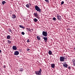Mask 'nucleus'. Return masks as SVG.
I'll return each instance as SVG.
<instances>
[{
    "label": "nucleus",
    "mask_w": 75,
    "mask_h": 75,
    "mask_svg": "<svg viewBox=\"0 0 75 75\" xmlns=\"http://www.w3.org/2000/svg\"><path fill=\"white\" fill-rule=\"evenodd\" d=\"M35 10L38 11L39 13H41V8L38 7V6H35Z\"/></svg>",
    "instance_id": "f257e3e1"
},
{
    "label": "nucleus",
    "mask_w": 75,
    "mask_h": 75,
    "mask_svg": "<svg viewBox=\"0 0 75 75\" xmlns=\"http://www.w3.org/2000/svg\"><path fill=\"white\" fill-rule=\"evenodd\" d=\"M42 72V70H41V69L40 68L39 71H35V73L37 75H41Z\"/></svg>",
    "instance_id": "f03ea898"
},
{
    "label": "nucleus",
    "mask_w": 75,
    "mask_h": 75,
    "mask_svg": "<svg viewBox=\"0 0 75 75\" xmlns=\"http://www.w3.org/2000/svg\"><path fill=\"white\" fill-rule=\"evenodd\" d=\"M33 15L35 17L37 18H38L39 20L40 19V16L38 15V14L37 12L34 13Z\"/></svg>",
    "instance_id": "7ed1b4c3"
},
{
    "label": "nucleus",
    "mask_w": 75,
    "mask_h": 75,
    "mask_svg": "<svg viewBox=\"0 0 75 75\" xmlns=\"http://www.w3.org/2000/svg\"><path fill=\"white\" fill-rule=\"evenodd\" d=\"M65 58L64 57L61 56L60 57V61L61 62H64L65 61Z\"/></svg>",
    "instance_id": "20e7f679"
},
{
    "label": "nucleus",
    "mask_w": 75,
    "mask_h": 75,
    "mask_svg": "<svg viewBox=\"0 0 75 75\" xmlns=\"http://www.w3.org/2000/svg\"><path fill=\"white\" fill-rule=\"evenodd\" d=\"M42 34L43 35H44L45 37H47V33L44 31H43Z\"/></svg>",
    "instance_id": "39448f33"
},
{
    "label": "nucleus",
    "mask_w": 75,
    "mask_h": 75,
    "mask_svg": "<svg viewBox=\"0 0 75 75\" xmlns=\"http://www.w3.org/2000/svg\"><path fill=\"white\" fill-rule=\"evenodd\" d=\"M57 18L58 20H59V21H61V16L58 14L57 15Z\"/></svg>",
    "instance_id": "423d86ee"
},
{
    "label": "nucleus",
    "mask_w": 75,
    "mask_h": 75,
    "mask_svg": "<svg viewBox=\"0 0 75 75\" xmlns=\"http://www.w3.org/2000/svg\"><path fill=\"white\" fill-rule=\"evenodd\" d=\"M43 38L45 42H47V40H48V38H47V37H43Z\"/></svg>",
    "instance_id": "0eeeda50"
},
{
    "label": "nucleus",
    "mask_w": 75,
    "mask_h": 75,
    "mask_svg": "<svg viewBox=\"0 0 75 75\" xmlns=\"http://www.w3.org/2000/svg\"><path fill=\"white\" fill-rule=\"evenodd\" d=\"M19 54V52L18 51H15L14 53V55H18Z\"/></svg>",
    "instance_id": "6e6552de"
},
{
    "label": "nucleus",
    "mask_w": 75,
    "mask_h": 75,
    "mask_svg": "<svg viewBox=\"0 0 75 75\" xmlns=\"http://www.w3.org/2000/svg\"><path fill=\"white\" fill-rule=\"evenodd\" d=\"M11 17L12 18H13V19H14V18H16L17 17L15 14H13L11 16Z\"/></svg>",
    "instance_id": "1a4fd4ad"
},
{
    "label": "nucleus",
    "mask_w": 75,
    "mask_h": 75,
    "mask_svg": "<svg viewBox=\"0 0 75 75\" xmlns=\"http://www.w3.org/2000/svg\"><path fill=\"white\" fill-rule=\"evenodd\" d=\"M51 66L52 68H54L55 67V64H51Z\"/></svg>",
    "instance_id": "9d476101"
},
{
    "label": "nucleus",
    "mask_w": 75,
    "mask_h": 75,
    "mask_svg": "<svg viewBox=\"0 0 75 75\" xmlns=\"http://www.w3.org/2000/svg\"><path fill=\"white\" fill-rule=\"evenodd\" d=\"M12 49L13 50H17V47L16 46H13L12 47Z\"/></svg>",
    "instance_id": "9b49d317"
},
{
    "label": "nucleus",
    "mask_w": 75,
    "mask_h": 75,
    "mask_svg": "<svg viewBox=\"0 0 75 75\" xmlns=\"http://www.w3.org/2000/svg\"><path fill=\"white\" fill-rule=\"evenodd\" d=\"M65 64H63V67H65V68H68V64H66V63H65Z\"/></svg>",
    "instance_id": "f8f14e48"
},
{
    "label": "nucleus",
    "mask_w": 75,
    "mask_h": 75,
    "mask_svg": "<svg viewBox=\"0 0 75 75\" xmlns=\"http://www.w3.org/2000/svg\"><path fill=\"white\" fill-rule=\"evenodd\" d=\"M26 29L27 30V31L28 32V31H29V32H31V29L30 28H26Z\"/></svg>",
    "instance_id": "ddd939ff"
},
{
    "label": "nucleus",
    "mask_w": 75,
    "mask_h": 75,
    "mask_svg": "<svg viewBox=\"0 0 75 75\" xmlns=\"http://www.w3.org/2000/svg\"><path fill=\"white\" fill-rule=\"evenodd\" d=\"M33 21L34 22H37L38 21V20L36 18H34V19H33Z\"/></svg>",
    "instance_id": "4468645a"
},
{
    "label": "nucleus",
    "mask_w": 75,
    "mask_h": 75,
    "mask_svg": "<svg viewBox=\"0 0 75 75\" xmlns=\"http://www.w3.org/2000/svg\"><path fill=\"white\" fill-rule=\"evenodd\" d=\"M48 53L49 55H52V51H51V50L49 51L48 52Z\"/></svg>",
    "instance_id": "2eb2a0df"
},
{
    "label": "nucleus",
    "mask_w": 75,
    "mask_h": 75,
    "mask_svg": "<svg viewBox=\"0 0 75 75\" xmlns=\"http://www.w3.org/2000/svg\"><path fill=\"white\" fill-rule=\"evenodd\" d=\"M37 38L38 40H41V38L40 36H37Z\"/></svg>",
    "instance_id": "dca6fc26"
},
{
    "label": "nucleus",
    "mask_w": 75,
    "mask_h": 75,
    "mask_svg": "<svg viewBox=\"0 0 75 75\" xmlns=\"http://www.w3.org/2000/svg\"><path fill=\"white\" fill-rule=\"evenodd\" d=\"M19 27H20V28H21L23 29H24V28H25V27H23V26H22V25H20Z\"/></svg>",
    "instance_id": "f3484780"
},
{
    "label": "nucleus",
    "mask_w": 75,
    "mask_h": 75,
    "mask_svg": "<svg viewBox=\"0 0 75 75\" xmlns=\"http://www.w3.org/2000/svg\"><path fill=\"white\" fill-rule=\"evenodd\" d=\"M7 39H10V35H8L7 37Z\"/></svg>",
    "instance_id": "a211bd4d"
},
{
    "label": "nucleus",
    "mask_w": 75,
    "mask_h": 75,
    "mask_svg": "<svg viewBox=\"0 0 75 75\" xmlns=\"http://www.w3.org/2000/svg\"><path fill=\"white\" fill-rule=\"evenodd\" d=\"M45 1L47 3H50L49 2V0H45Z\"/></svg>",
    "instance_id": "6ab92c4d"
},
{
    "label": "nucleus",
    "mask_w": 75,
    "mask_h": 75,
    "mask_svg": "<svg viewBox=\"0 0 75 75\" xmlns=\"http://www.w3.org/2000/svg\"><path fill=\"white\" fill-rule=\"evenodd\" d=\"M26 6L28 8H29V7H30V5H28V4H26Z\"/></svg>",
    "instance_id": "aec40b11"
},
{
    "label": "nucleus",
    "mask_w": 75,
    "mask_h": 75,
    "mask_svg": "<svg viewBox=\"0 0 75 75\" xmlns=\"http://www.w3.org/2000/svg\"><path fill=\"white\" fill-rule=\"evenodd\" d=\"M6 3V1H3L2 2V4L3 5H4V4L5 3Z\"/></svg>",
    "instance_id": "412c9836"
},
{
    "label": "nucleus",
    "mask_w": 75,
    "mask_h": 75,
    "mask_svg": "<svg viewBox=\"0 0 75 75\" xmlns=\"http://www.w3.org/2000/svg\"><path fill=\"white\" fill-rule=\"evenodd\" d=\"M8 31H9V32H10V33L11 32V34H12V33H13V32H11V29H9Z\"/></svg>",
    "instance_id": "4be33fe9"
},
{
    "label": "nucleus",
    "mask_w": 75,
    "mask_h": 75,
    "mask_svg": "<svg viewBox=\"0 0 75 75\" xmlns=\"http://www.w3.org/2000/svg\"><path fill=\"white\" fill-rule=\"evenodd\" d=\"M23 68H21V69H20V71H21V72L23 71Z\"/></svg>",
    "instance_id": "5701e85b"
},
{
    "label": "nucleus",
    "mask_w": 75,
    "mask_h": 75,
    "mask_svg": "<svg viewBox=\"0 0 75 75\" xmlns=\"http://www.w3.org/2000/svg\"><path fill=\"white\" fill-rule=\"evenodd\" d=\"M7 41L8 42V44H11V41H10L9 40H8Z\"/></svg>",
    "instance_id": "b1692460"
},
{
    "label": "nucleus",
    "mask_w": 75,
    "mask_h": 75,
    "mask_svg": "<svg viewBox=\"0 0 75 75\" xmlns=\"http://www.w3.org/2000/svg\"><path fill=\"white\" fill-rule=\"evenodd\" d=\"M64 4V1H62L61 3V5H62V4Z\"/></svg>",
    "instance_id": "393cba45"
},
{
    "label": "nucleus",
    "mask_w": 75,
    "mask_h": 75,
    "mask_svg": "<svg viewBox=\"0 0 75 75\" xmlns=\"http://www.w3.org/2000/svg\"><path fill=\"white\" fill-rule=\"evenodd\" d=\"M53 20L54 21H56V18H55V17H54L53 18Z\"/></svg>",
    "instance_id": "a878e982"
},
{
    "label": "nucleus",
    "mask_w": 75,
    "mask_h": 75,
    "mask_svg": "<svg viewBox=\"0 0 75 75\" xmlns=\"http://www.w3.org/2000/svg\"><path fill=\"white\" fill-rule=\"evenodd\" d=\"M21 34H22V35H24V34H25L24 32H22Z\"/></svg>",
    "instance_id": "bb28decb"
},
{
    "label": "nucleus",
    "mask_w": 75,
    "mask_h": 75,
    "mask_svg": "<svg viewBox=\"0 0 75 75\" xmlns=\"http://www.w3.org/2000/svg\"><path fill=\"white\" fill-rule=\"evenodd\" d=\"M68 68L69 69H71V67H68Z\"/></svg>",
    "instance_id": "cd10ccee"
},
{
    "label": "nucleus",
    "mask_w": 75,
    "mask_h": 75,
    "mask_svg": "<svg viewBox=\"0 0 75 75\" xmlns=\"http://www.w3.org/2000/svg\"><path fill=\"white\" fill-rule=\"evenodd\" d=\"M29 41H30V40H29V39H28L27 40V42H29Z\"/></svg>",
    "instance_id": "c85d7f7f"
},
{
    "label": "nucleus",
    "mask_w": 75,
    "mask_h": 75,
    "mask_svg": "<svg viewBox=\"0 0 75 75\" xmlns=\"http://www.w3.org/2000/svg\"><path fill=\"white\" fill-rule=\"evenodd\" d=\"M30 50L29 49H27V51H30Z\"/></svg>",
    "instance_id": "c756f323"
},
{
    "label": "nucleus",
    "mask_w": 75,
    "mask_h": 75,
    "mask_svg": "<svg viewBox=\"0 0 75 75\" xmlns=\"http://www.w3.org/2000/svg\"><path fill=\"white\" fill-rule=\"evenodd\" d=\"M72 62H75V59H73L72 60Z\"/></svg>",
    "instance_id": "7c9ffc66"
},
{
    "label": "nucleus",
    "mask_w": 75,
    "mask_h": 75,
    "mask_svg": "<svg viewBox=\"0 0 75 75\" xmlns=\"http://www.w3.org/2000/svg\"><path fill=\"white\" fill-rule=\"evenodd\" d=\"M4 68H6V66L4 65Z\"/></svg>",
    "instance_id": "2f4dec72"
},
{
    "label": "nucleus",
    "mask_w": 75,
    "mask_h": 75,
    "mask_svg": "<svg viewBox=\"0 0 75 75\" xmlns=\"http://www.w3.org/2000/svg\"><path fill=\"white\" fill-rule=\"evenodd\" d=\"M29 5H30V6H31V4L30 3H29Z\"/></svg>",
    "instance_id": "473e14b6"
},
{
    "label": "nucleus",
    "mask_w": 75,
    "mask_h": 75,
    "mask_svg": "<svg viewBox=\"0 0 75 75\" xmlns=\"http://www.w3.org/2000/svg\"><path fill=\"white\" fill-rule=\"evenodd\" d=\"M1 52V50H0V53Z\"/></svg>",
    "instance_id": "72a5a7b5"
},
{
    "label": "nucleus",
    "mask_w": 75,
    "mask_h": 75,
    "mask_svg": "<svg viewBox=\"0 0 75 75\" xmlns=\"http://www.w3.org/2000/svg\"><path fill=\"white\" fill-rule=\"evenodd\" d=\"M73 64H75V62H73Z\"/></svg>",
    "instance_id": "f704fd0d"
},
{
    "label": "nucleus",
    "mask_w": 75,
    "mask_h": 75,
    "mask_svg": "<svg viewBox=\"0 0 75 75\" xmlns=\"http://www.w3.org/2000/svg\"><path fill=\"white\" fill-rule=\"evenodd\" d=\"M33 29H31V30H32V31H33Z\"/></svg>",
    "instance_id": "c9c22d12"
},
{
    "label": "nucleus",
    "mask_w": 75,
    "mask_h": 75,
    "mask_svg": "<svg viewBox=\"0 0 75 75\" xmlns=\"http://www.w3.org/2000/svg\"><path fill=\"white\" fill-rule=\"evenodd\" d=\"M73 66H75V64H73Z\"/></svg>",
    "instance_id": "e433bc0d"
},
{
    "label": "nucleus",
    "mask_w": 75,
    "mask_h": 75,
    "mask_svg": "<svg viewBox=\"0 0 75 75\" xmlns=\"http://www.w3.org/2000/svg\"><path fill=\"white\" fill-rule=\"evenodd\" d=\"M66 58H65V59H67V56H66Z\"/></svg>",
    "instance_id": "4c0bfd02"
},
{
    "label": "nucleus",
    "mask_w": 75,
    "mask_h": 75,
    "mask_svg": "<svg viewBox=\"0 0 75 75\" xmlns=\"http://www.w3.org/2000/svg\"><path fill=\"white\" fill-rule=\"evenodd\" d=\"M65 1H67V0H65Z\"/></svg>",
    "instance_id": "58836bf2"
}]
</instances>
